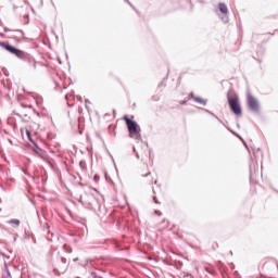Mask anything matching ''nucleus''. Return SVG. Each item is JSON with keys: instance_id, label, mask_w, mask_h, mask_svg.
I'll list each match as a JSON object with an SVG mask.
<instances>
[{"instance_id": "f257e3e1", "label": "nucleus", "mask_w": 278, "mask_h": 278, "mask_svg": "<svg viewBox=\"0 0 278 278\" xmlns=\"http://www.w3.org/2000/svg\"><path fill=\"white\" fill-rule=\"evenodd\" d=\"M0 47L2 49H5V51L11 53L12 55H15L16 58H18L20 60H25V52L23 50H18L14 46H10V43L5 41H0Z\"/></svg>"}, {"instance_id": "f03ea898", "label": "nucleus", "mask_w": 278, "mask_h": 278, "mask_svg": "<svg viewBox=\"0 0 278 278\" xmlns=\"http://www.w3.org/2000/svg\"><path fill=\"white\" fill-rule=\"evenodd\" d=\"M228 104L236 116L242 115V106H240V100L238 97L228 96Z\"/></svg>"}, {"instance_id": "7ed1b4c3", "label": "nucleus", "mask_w": 278, "mask_h": 278, "mask_svg": "<svg viewBox=\"0 0 278 278\" xmlns=\"http://www.w3.org/2000/svg\"><path fill=\"white\" fill-rule=\"evenodd\" d=\"M124 121L128 127V131H129L130 136H136L137 138H139L140 128L138 127V123L129 119V117H127V116H124Z\"/></svg>"}, {"instance_id": "20e7f679", "label": "nucleus", "mask_w": 278, "mask_h": 278, "mask_svg": "<svg viewBox=\"0 0 278 278\" xmlns=\"http://www.w3.org/2000/svg\"><path fill=\"white\" fill-rule=\"evenodd\" d=\"M247 97L249 110H251V112H260V101H257L251 93H248Z\"/></svg>"}, {"instance_id": "39448f33", "label": "nucleus", "mask_w": 278, "mask_h": 278, "mask_svg": "<svg viewBox=\"0 0 278 278\" xmlns=\"http://www.w3.org/2000/svg\"><path fill=\"white\" fill-rule=\"evenodd\" d=\"M219 11L223 14H227L228 10H227V5L225 3H219Z\"/></svg>"}, {"instance_id": "423d86ee", "label": "nucleus", "mask_w": 278, "mask_h": 278, "mask_svg": "<svg viewBox=\"0 0 278 278\" xmlns=\"http://www.w3.org/2000/svg\"><path fill=\"white\" fill-rule=\"evenodd\" d=\"M194 101L197 102V103H200L201 105H207V100H204V99H202V98H194Z\"/></svg>"}, {"instance_id": "0eeeda50", "label": "nucleus", "mask_w": 278, "mask_h": 278, "mask_svg": "<svg viewBox=\"0 0 278 278\" xmlns=\"http://www.w3.org/2000/svg\"><path fill=\"white\" fill-rule=\"evenodd\" d=\"M9 225H14L15 227H18L21 225V220H18V219H11L9 222Z\"/></svg>"}, {"instance_id": "6e6552de", "label": "nucleus", "mask_w": 278, "mask_h": 278, "mask_svg": "<svg viewBox=\"0 0 278 278\" xmlns=\"http://www.w3.org/2000/svg\"><path fill=\"white\" fill-rule=\"evenodd\" d=\"M86 197H88V195H84L80 198L81 203H85V205H92L91 202L86 201Z\"/></svg>"}, {"instance_id": "1a4fd4ad", "label": "nucleus", "mask_w": 278, "mask_h": 278, "mask_svg": "<svg viewBox=\"0 0 278 278\" xmlns=\"http://www.w3.org/2000/svg\"><path fill=\"white\" fill-rule=\"evenodd\" d=\"M2 278H12V275L10 274V270H9V269H7V274L3 275Z\"/></svg>"}, {"instance_id": "9d476101", "label": "nucleus", "mask_w": 278, "mask_h": 278, "mask_svg": "<svg viewBox=\"0 0 278 278\" xmlns=\"http://www.w3.org/2000/svg\"><path fill=\"white\" fill-rule=\"evenodd\" d=\"M61 262H62V264H66V258L65 257H61Z\"/></svg>"}, {"instance_id": "9b49d317", "label": "nucleus", "mask_w": 278, "mask_h": 278, "mask_svg": "<svg viewBox=\"0 0 278 278\" xmlns=\"http://www.w3.org/2000/svg\"><path fill=\"white\" fill-rule=\"evenodd\" d=\"M27 137L31 138V132H29V130H26Z\"/></svg>"}, {"instance_id": "f8f14e48", "label": "nucleus", "mask_w": 278, "mask_h": 278, "mask_svg": "<svg viewBox=\"0 0 278 278\" xmlns=\"http://www.w3.org/2000/svg\"><path fill=\"white\" fill-rule=\"evenodd\" d=\"M15 116H18L20 118H23V115H21V113H15Z\"/></svg>"}, {"instance_id": "ddd939ff", "label": "nucleus", "mask_w": 278, "mask_h": 278, "mask_svg": "<svg viewBox=\"0 0 278 278\" xmlns=\"http://www.w3.org/2000/svg\"><path fill=\"white\" fill-rule=\"evenodd\" d=\"M22 108H31V105H23V104H22Z\"/></svg>"}, {"instance_id": "4468645a", "label": "nucleus", "mask_w": 278, "mask_h": 278, "mask_svg": "<svg viewBox=\"0 0 278 278\" xmlns=\"http://www.w3.org/2000/svg\"><path fill=\"white\" fill-rule=\"evenodd\" d=\"M73 262H79V258H78V257H76V258H74V260H73Z\"/></svg>"}, {"instance_id": "2eb2a0df", "label": "nucleus", "mask_w": 278, "mask_h": 278, "mask_svg": "<svg viewBox=\"0 0 278 278\" xmlns=\"http://www.w3.org/2000/svg\"><path fill=\"white\" fill-rule=\"evenodd\" d=\"M155 214H159V216L162 214L160 211H155Z\"/></svg>"}, {"instance_id": "dca6fc26", "label": "nucleus", "mask_w": 278, "mask_h": 278, "mask_svg": "<svg viewBox=\"0 0 278 278\" xmlns=\"http://www.w3.org/2000/svg\"><path fill=\"white\" fill-rule=\"evenodd\" d=\"M149 175H151V173L146 174L144 177H147V176H149Z\"/></svg>"}, {"instance_id": "f3484780", "label": "nucleus", "mask_w": 278, "mask_h": 278, "mask_svg": "<svg viewBox=\"0 0 278 278\" xmlns=\"http://www.w3.org/2000/svg\"><path fill=\"white\" fill-rule=\"evenodd\" d=\"M205 270H206V273H210V269H207V267H205Z\"/></svg>"}, {"instance_id": "a211bd4d", "label": "nucleus", "mask_w": 278, "mask_h": 278, "mask_svg": "<svg viewBox=\"0 0 278 278\" xmlns=\"http://www.w3.org/2000/svg\"><path fill=\"white\" fill-rule=\"evenodd\" d=\"M126 1V3H129V0H125Z\"/></svg>"}, {"instance_id": "6ab92c4d", "label": "nucleus", "mask_w": 278, "mask_h": 278, "mask_svg": "<svg viewBox=\"0 0 278 278\" xmlns=\"http://www.w3.org/2000/svg\"><path fill=\"white\" fill-rule=\"evenodd\" d=\"M24 116H25V118H27V114H25Z\"/></svg>"}, {"instance_id": "aec40b11", "label": "nucleus", "mask_w": 278, "mask_h": 278, "mask_svg": "<svg viewBox=\"0 0 278 278\" xmlns=\"http://www.w3.org/2000/svg\"><path fill=\"white\" fill-rule=\"evenodd\" d=\"M154 202L157 203V201L155 200V198H154Z\"/></svg>"}]
</instances>
